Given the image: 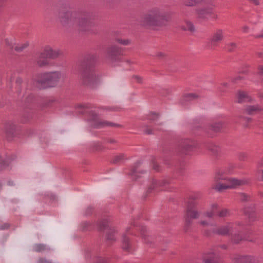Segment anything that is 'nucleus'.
I'll return each instance as SVG.
<instances>
[{
	"label": "nucleus",
	"mask_w": 263,
	"mask_h": 263,
	"mask_svg": "<svg viewBox=\"0 0 263 263\" xmlns=\"http://www.w3.org/2000/svg\"><path fill=\"white\" fill-rule=\"evenodd\" d=\"M58 17L62 27L67 30L77 28L80 31H86L91 24V16L89 13L72 11L66 6L60 8Z\"/></svg>",
	"instance_id": "1"
},
{
	"label": "nucleus",
	"mask_w": 263,
	"mask_h": 263,
	"mask_svg": "<svg viewBox=\"0 0 263 263\" xmlns=\"http://www.w3.org/2000/svg\"><path fill=\"white\" fill-rule=\"evenodd\" d=\"M97 56L94 53L86 54L80 65V79L82 84L90 88H95L98 83L99 77L95 66Z\"/></svg>",
	"instance_id": "2"
},
{
	"label": "nucleus",
	"mask_w": 263,
	"mask_h": 263,
	"mask_svg": "<svg viewBox=\"0 0 263 263\" xmlns=\"http://www.w3.org/2000/svg\"><path fill=\"white\" fill-rule=\"evenodd\" d=\"M170 18V14L162 8H152L145 14L144 21L152 26L165 25Z\"/></svg>",
	"instance_id": "3"
},
{
	"label": "nucleus",
	"mask_w": 263,
	"mask_h": 263,
	"mask_svg": "<svg viewBox=\"0 0 263 263\" xmlns=\"http://www.w3.org/2000/svg\"><path fill=\"white\" fill-rule=\"evenodd\" d=\"M64 78V74L60 71L45 72L39 77L37 82L46 84L49 87L56 86L60 80Z\"/></svg>",
	"instance_id": "4"
},
{
	"label": "nucleus",
	"mask_w": 263,
	"mask_h": 263,
	"mask_svg": "<svg viewBox=\"0 0 263 263\" xmlns=\"http://www.w3.org/2000/svg\"><path fill=\"white\" fill-rule=\"evenodd\" d=\"M226 182V183H223L222 182H216L213 186V189L218 192H222L224 190L235 188L247 183V181L245 180H239L235 178L228 179V181Z\"/></svg>",
	"instance_id": "5"
},
{
	"label": "nucleus",
	"mask_w": 263,
	"mask_h": 263,
	"mask_svg": "<svg viewBox=\"0 0 263 263\" xmlns=\"http://www.w3.org/2000/svg\"><path fill=\"white\" fill-rule=\"evenodd\" d=\"M204 3L208 6L196 10L198 17L203 20H207L210 16L215 19L217 18V15L213 12V9L215 7L214 2L213 0H204Z\"/></svg>",
	"instance_id": "6"
},
{
	"label": "nucleus",
	"mask_w": 263,
	"mask_h": 263,
	"mask_svg": "<svg viewBox=\"0 0 263 263\" xmlns=\"http://www.w3.org/2000/svg\"><path fill=\"white\" fill-rule=\"evenodd\" d=\"M232 230V226L230 223L225 225H221L217 228L206 229L203 231L204 235L206 237H213L215 235L226 236L230 234Z\"/></svg>",
	"instance_id": "7"
},
{
	"label": "nucleus",
	"mask_w": 263,
	"mask_h": 263,
	"mask_svg": "<svg viewBox=\"0 0 263 263\" xmlns=\"http://www.w3.org/2000/svg\"><path fill=\"white\" fill-rule=\"evenodd\" d=\"M197 147L196 141L192 139H184L180 141L177 151L180 155H190Z\"/></svg>",
	"instance_id": "8"
},
{
	"label": "nucleus",
	"mask_w": 263,
	"mask_h": 263,
	"mask_svg": "<svg viewBox=\"0 0 263 263\" xmlns=\"http://www.w3.org/2000/svg\"><path fill=\"white\" fill-rule=\"evenodd\" d=\"M202 206L199 202L189 201L186 209V216L190 219H198L201 214Z\"/></svg>",
	"instance_id": "9"
},
{
	"label": "nucleus",
	"mask_w": 263,
	"mask_h": 263,
	"mask_svg": "<svg viewBox=\"0 0 263 263\" xmlns=\"http://www.w3.org/2000/svg\"><path fill=\"white\" fill-rule=\"evenodd\" d=\"M172 180L171 178L161 180H157L155 178L152 179L147 190L146 194H149L152 191L157 190L161 187H166L168 185L172 183Z\"/></svg>",
	"instance_id": "10"
},
{
	"label": "nucleus",
	"mask_w": 263,
	"mask_h": 263,
	"mask_svg": "<svg viewBox=\"0 0 263 263\" xmlns=\"http://www.w3.org/2000/svg\"><path fill=\"white\" fill-rule=\"evenodd\" d=\"M90 115L91 119L94 121L93 126L95 128H101L106 126H110L114 127H121V126L119 124H115L112 122H109L106 121L100 120L98 115L94 111H91L90 112Z\"/></svg>",
	"instance_id": "11"
},
{
	"label": "nucleus",
	"mask_w": 263,
	"mask_h": 263,
	"mask_svg": "<svg viewBox=\"0 0 263 263\" xmlns=\"http://www.w3.org/2000/svg\"><path fill=\"white\" fill-rule=\"evenodd\" d=\"M107 53L109 59L112 62H115L119 60V57L122 54V49L115 45H112L107 48Z\"/></svg>",
	"instance_id": "12"
},
{
	"label": "nucleus",
	"mask_w": 263,
	"mask_h": 263,
	"mask_svg": "<svg viewBox=\"0 0 263 263\" xmlns=\"http://www.w3.org/2000/svg\"><path fill=\"white\" fill-rule=\"evenodd\" d=\"M34 62L37 67L41 68L48 66L50 64L48 58L43 50L36 53Z\"/></svg>",
	"instance_id": "13"
},
{
	"label": "nucleus",
	"mask_w": 263,
	"mask_h": 263,
	"mask_svg": "<svg viewBox=\"0 0 263 263\" xmlns=\"http://www.w3.org/2000/svg\"><path fill=\"white\" fill-rule=\"evenodd\" d=\"M224 40V32L222 29H218L211 35L209 43L212 46H216Z\"/></svg>",
	"instance_id": "14"
},
{
	"label": "nucleus",
	"mask_w": 263,
	"mask_h": 263,
	"mask_svg": "<svg viewBox=\"0 0 263 263\" xmlns=\"http://www.w3.org/2000/svg\"><path fill=\"white\" fill-rule=\"evenodd\" d=\"M202 258L203 263H221L219 258L213 251L204 253Z\"/></svg>",
	"instance_id": "15"
},
{
	"label": "nucleus",
	"mask_w": 263,
	"mask_h": 263,
	"mask_svg": "<svg viewBox=\"0 0 263 263\" xmlns=\"http://www.w3.org/2000/svg\"><path fill=\"white\" fill-rule=\"evenodd\" d=\"M199 98V95L196 93H184L180 99L179 103L181 105L185 106L187 105L189 102L198 99Z\"/></svg>",
	"instance_id": "16"
},
{
	"label": "nucleus",
	"mask_w": 263,
	"mask_h": 263,
	"mask_svg": "<svg viewBox=\"0 0 263 263\" xmlns=\"http://www.w3.org/2000/svg\"><path fill=\"white\" fill-rule=\"evenodd\" d=\"M141 237L144 240V242L150 247L156 246V241L153 236H149L147 234L146 228L142 227L140 229Z\"/></svg>",
	"instance_id": "17"
},
{
	"label": "nucleus",
	"mask_w": 263,
	"mask_h": 263,
	"mask_svg": "<svg viewBox=\"0 0 263 263\" xmlns=\"http://www.w3.org/2000/svg\"><path fill=\"white\" fill-rule=\"evenodd\" d=\"M48 59H55L62 55L63 52L59 49H53L50 46H46L43 50Z\"/></svg>",
	"instance_id": "18"
},
{
	"label": "nucleus",
	"mask_w": 263,
	"mask_h": 263,
	"mask_svg": "<svg viewBox=\"0 0 263 263\" xmlns=\"http://www.w3.org/2000/svg\"><path fill=\"white\" fill-rule=\"evenodd\" d=\"M232 263H253V259L250 256L234 254L232 256Z\"/></svg>",
	"instance_id": "19"
},
{
	"label": "nucleus",
	"mask_w": 263,
	"mask_h": 263,
	"mask_svg": "<svg viewBox=\"0 0 263 263\" xmlns=\"http://www.w3.org/2000/svg\"><path fill=\"white\" fill-rule=\"evenodd\" d=\"M142 162L140 161L136 162L131 170L130 173L129 175L131 176L132 179L136 180L138 177V174L142 173L143 174L145 172L144 170H140V166L142 164Z\"/></svg>",
	"instance_id": "20"
},
{
	"label": "nucleus",
	"mask_w": 263,
	"mask_h": 263,
	"mask_svg": "<svg viewBox=\"0 0 263 263\" xmlns=\"http://www.w3.org/2000/svg\"><path fill=\"white\" fill-rule=\"evenodd\" d=\"M122 249L127 252H130L133 250V246L130 239L124 234L122 235Z\"/></svg>",
	"instance_id": "21"
},
{
	"label": "nucleus",
	"mask_w": 263,
	"mask_h": 263,
	"mask_svg": "<svg viewBox=\"0 0 263 263\" xmlns=\"http://www.w3.org/2000/svg\"><path fill=\"white\" fill-rule=\"evenodd\" d=\"M236 97L237 102L238 103L250 102L252 101L251 98L243 91L239 90L236 93Z\"/></svg>",
	"instance_id": "22"
},
{
	"label": "nucleus",
	"mask_w": 263,
	"mask_h": 263,
	"mask_svg": "<svg viewBox=\"0 0 263 263\" xmlns=\"http://www.w3.org/2000/svg\"><path fill=\"white\" fill-rule=\"evenodd\" d=\"M205 147L215 158H217L221 155V151L219 146L213 143H209L205 145Z\"/></svg>",
	"instance_id": "23"
},
{
	"label": "nucleus",
	"mask_w": 263,
	"mask_h": 263,
	"mask_svg": "<svg viewBox=\"0 0 263 263\" xmlns=\"http://www.w3.org/2000/svg\"><path fill=\"white\" fill-rule=\"evenodd\" d=\"M261 110L262 108L258 104L248 105L245 108L244 112L249 115H254L256 113L261 111Z\"/></svg>",
	"instance_id": "24"
},
{
	"label": "nucleus",
	"mask_w": 263,
	"mask_h": 263,
	"mask_svg": "<svg viewBox=\"0 0 263 263\" xmlns=\"http://www.w3.org/2000/svg\"><path fill=\"white\" fill-rule=\"evenodd\" d=\"M226 173V171L222 169L218 170L216 173L215 177V180L216 182H222L223 180L228 181V179H229L227 178L224 174Z\"/></svg>",
	"instance_id": "25"
},
{
	"label": "nucleus",
	"mask_w": 263,
	"mask_h": 263,
	"mask_svg": "<svg viewBox=\"0 0 263 263\" xmlns=\"http://www.w3.org/2000/svg\"><path fill=\"white\" fill-rule=\"evenodd\" d=\"M160 114L156 112H151L148 115V119L152 123H155L157 125H162L163 123L159 121Z\"/></svg>",
	"instance_id": "26"
},
{
	"label": "nucleus",
	"mask_w": 263,
	"mask_h": 263,
	"mask_svg": "<svg viewBox=\"0 0 263 263\" xmlns=\"http://www.w3.org/2000/svg\"><path fill=\"white\" fill-rule=\"evenodd\" d=\"M115 234L116 230L114 228L108 229L106 235V240L110 242L116 241Z\"/></svg>",
	"instance_id": "27"
},
{
	"label": "nucleus",
	"mask_w": 263,
	"mask_h": 263,
	"mask_svg": "<svg viewBox=\"0 0 263 263\" xmlns=\"http://www.w3.org/2000/svg\"><path fill=\"white\" fill-rule=\"evenodd\" d=\"M215 215L221 218H224L230 215V211L227 209H216Z\"/></svg>",
	"instance_id": "28"
},
{
	"label": "nucleus",
	"mask_w": 263,
	"mask_h": 263,
	"mask_svg": "<svg viewBox=\"0 0 263 263\" xmlns=\"http://www.w3.org/2000/svg\"><path fill=\"white\" fill-rule=\"evenodd\" d=\"M125 159L124 155L122 154L114 157L110 160V162L112 164H118L122 163Z\"/></svg>",
	"instance_id": "29"
},
{
	"label": "nucleus",
	"mask_w": 263,
	"mask_h": 263,
	"mask_svg": "<svg viewBox=\"0 0 263 263\" xmlns=\"http://www.w3.org/2000/svg\"><path fill=\"white\" fill-rule=\"evenodd\" d=\"M16 126L12 122H9L6 125V133L10 135H13L15 130Z\"/></svg>",
	"instance_id": "30"
},
{
	"label": "nucleus",
	"mask_w": 263,
	"mask_h": 263,
	"mask_svg": "<svg viewBox=\"0 0 263 263\" xmlns=\"http://www.w3.org/2000/svg\"><path fill=\"white\" fill-rule=\"evenodd\" d=\"M9 165V161L0 155V172L5 170Z\"/></svg>",
	"instance_id": "31"
},
{
	"label": "nucleus",
	"mask_w": 263,
	"mask_h": 263,
	"mask_svg": "<svg viewBox=\"0 0 263 263\" xmlns=\"http://www.w3.org/2000/svg\"><path fill=\"white\" fill-rule=\"evenodd\" d=\"M181 29L183 30H188L192 32H193L195 31L194 25L190 21H186L185 26H182Z\"/></svg>",
	"instance_id": "32"
},
{
	"label": "nucleus",
	"mask_w": 263,
	"mask_h": 263,
	"mask_svg": "<svg viewBox=\"0 0 263 263\" xmlns=\"http://www.w3.org/2000/svg\"><path fill=\"white\" fill-rule=\"evenodd\" d=\"M193 223V220L189 217L185 216V223L184 227V231L185 233H187L190 231V228Z\"/></svg>",
	"instance_id": "33"
},
{
	"label": "nucleus",
	"mask_w": 263,
	"mask_h": 263,
	"mask_svg": "<svg viewBox=\"0 0 263 263\" xmlns=\"http://www.w3.org/2000/svg\"><path fill=\"white\" fill-rule=\"evenodd\" d=\"M204 0H184V4L185 6L189 7L194 6L202 2H204Z\"/></svg>",
	"instance_id": "34"
},
{
	"label": "nucleus",
	"mask_w": 263,
	"mask_h": 263,
	"mask_svg": "<svg viewBox=\"0 0 263 263\" xmlns=\"http://www.w3.org/2000/svg\"><path fill=\"white\" fill-rule=\"evenodd\" d=\"M243 212L245 215L256 212L255 205L252 204L245 207L243 209Z\"/></svg>",
	"instance_id": "35"
},
{
	"label": "nucleus",
	"mask_w": 263,
	"mask_h": 263,
	"mask_svg": "<svg viewBox=\"0 0 263 263\" xmlns=\"http://www.w3.org/2000/svg\"><path fill=\"white\" fill-rule=\"evenodd\" d=\"M212 210L211 211H207L204 213H203V215L205 217H208V218H213L214 216V215L215 214L216 212V209L217 208V204H213L212 205Z\"/></svg>",
	"instance_id": "36"
},
{
	"label": "nucleus",
	"mask_w": 263,
	"mask_h": 263,
	"mask_svg": "<svg viewBox=\"0 0 263 263\" xmlns=\"http://www.w3.org/2000/svg\"><path fill=\"white\" fill-rule=\"evenodd\" d=\"M222 127V124L220 122L216 123L210 125L209 127L210 129L214 131V132H218Z\"/></svg>",
	"instance_id": "37"
},
{
	"label": "nucleus",
	"mask_w": 263,
	"mask_h": 263,
	"mask_svg": "<svg viewBox=\"0 0 263 263\" xmlns=\"http://www.w3.org/2000/svg\"><path fill=\"white\" fill-rule=\"evenodd\" d=\"M49 250L45 245L39 243L36 244L34 246V250L36 252H40L43 251Z\"/></svg>",
	"instance_id": "38"
},
{
	"label": "nucleus",
	"mask_w": 263,
	"mask_h": 263,
	"mask_svg": "<svg viewBox=\"0 0 263 263\" xmlns=\"http://www.w3.org/2000/svg\"><path fill=\"white\" fill-rule=\"evenodd\" d=\"M242 236L239 234H235L232 236L231 241L233 243L237 244L242 240Z\"/></svg>",
	"instance_id": "39"
},
{
	"label": "nucleus",
	"mask_w": 263,
	"mask_h": 263,
	"mask_svg": "<svg viewBox=\"0 0 263 263\" xmlns=\"http://www.w3.org/2000/svg\"><path fill=\"white\" fill-rule=\"evenodd\" d=\"M240 200L242 202H247L251 200L250 195L244 193H240L238 194Z\"/></svg>",
	"instance_id": "40"
},
{
	"label": "nucleus",
	"mask_w": 263,
	"mask_h": 263,
	"mask_svg": "<svg viewBox=\"0 0 263 263\" xmlns=\"http://www.w3.org/2000/svg\"><path fill=\"white\" fill-rule=\"evenodd\" d=\"M115 41L117 43H118L121 45H124V46L128 45L131 43V41L130 40L126 39H122V38H120V37L116 38Z\"/></svg>",
	"instance_id": "41"
},
{
	"label": "nucleus",
	"mask_w": 263,
	"mask_h": 263,
	"mask_svg": "<svg viewBox=\"0 0 263 263\" xmlns=\"http://www.w3.org/2000/svg\"><path fill=\"white\" fill-rule=\"evenodd\" d=\"M29 45L28 43L26 42L20 45H15L14 46V50L17 52H21Z\"/></svg>",
	"instance_id": "42"
},
{
	"label": "nucleus",
	"mask_w": 263,
	"mask_h": 263,
	"mask_svg": "<svg viewBox=\"0 0 263 263\" xmlns=\"http://www.w3.org/2000/svg\"><path fill=\"white\" fill-rule=\"evenodd\" d=\"M108 220L107 219H103L99 222V227L100 231L104 230L108 226Z\"/></svg>",
	"instance_id": "43"
},
{
	"label": "nucleus",
	"mask_w": 263,
	"mask_h": 263,
	"mask_svg": "<svg viewBox=\"0 0 263 263\" xmlns=\"http://www.w3.org/2000/svg\"><path fill=\"white\" fill-rule=\"evenodd\" d=\"M144 133H145L146 134H148V135H152V134H154V130H160L161 129L160 128H151L148 127V125H144Z\"/></svg>",
	"instance_id": "44"
},
{
	"label": "nucleus",
	"mask_w": 263,
	"mask_h": 263,
	"mask_svg": "<svg viewBox=\"0 0 263 263\" xmlns=\"http://www.w3.org/2000/svg\"><path fill=\"white\" fill-rule=\"evenodd\" d=\"M246 215L248 217L250 222H254L258 220V217L256 214V212Z\"/></svg>",
	"instance_id": "45"
},
{
	"label": "nucleus",
	"mask_w": 263,
	"mask_h": 263,
	"mask_svg": "<svg viewBox=\"0 0 263 263\" xmlns=\"http://www.w3.org/2000/svg\"><path fill=\"white\" fill-rule=\"evenodd\" d=\"M248 157V154L246 152H240L238 154V158L241 161L246 160Z\"/></svg>",
	"instance_id": "46"
},
{
	"label": "nucleus",
	"mask_w": 263,
	"mask_h": 263,
	"mask_svg": "<svg viewBox=\"0 0 263 263\" xmlns=\"http://www.w3.org/2000/svg\"><path fill=\"white\" fill-rule=\"evenodd\" d=\"M132 78L138 84L143 83V78L140 76L134 74L132 76Z\"/></svg>",
	"instance_id": "47"
},
{
	"label": "nucleus",
	"mask_w": 263,
	"mask_h": 263,
	"mask_svg": "<svg viewBox=\"0 0 263 263\" xmlns=\"http://www.w3.org/2000/svg\"><path fill=\"white\" fill-rule=\"evenodd\" d=\"M256 176L258 181L263 182V169L258 168L256 171Z\"/></svg>",
	"instance_id": "48"
},
{
	"label": "nucleus",
	"mask_w": 263,
	"mask_h": 263,
	"mask_svg": "<svg viewBox=\"0 0 263 263\" xmlns=\"http://www.w3.org/2000/svg\"><path fill=\"white\" fill-rule=\"evenodd\" d=\"M237 47V44L235 43L231 42L227 45L228 50L229 52L233 51Z\"/></svg>",
	"instance_id": "49"
},
{
	"label": "nucleus",
	"mask_w": 263,
	"mask_h": 263,
	"mask_svg": "<svg viewBox=\"0 0 263 263\" xmlns=\"http://www.w3.org/2000/svg\"><path fill=\"white\" fill-rule=\"evenodd\" d=\"M201 196L199 194H195L192 195L190 197V201L198 202L197 200L201 199Z\"/></svg>",
	"instance_id": "50"
},
{
	"label": "nucleus",
	"mask_w": 263,
	"mask_h": 263,
	"mask_svg": "<svg viewBox=\"0 0 263 263\" xmlns=\"http://www.w3.org/2000/svg\"><path fill=\"white\" fill-rule=\"evenodd\" d=\"M155 56L159 59L164 60L166 58L167 54L163 52H158L156 53Z\"/></svg>",
	"instance_id": "51"
},
{
	"label": "nucleus",
	"mask_w": 263,
	"mask_h": 263,
	"mask_svg": "<svg viewBox=\"0 0 263 263\" xmlns=\"http://www.w3.org/2000/svg\"><path fill=\"white\" fill-rule=\"evenodd\" d=\"M16 84L17 85V87H18V92L20 93L21 91V85L23 83V81L22 78H17L15 81Z\"/></svg>",
	"instance_id": "52"
},
{
	"label": "nucleus",
	"mask_w": 263,
	"mask_h": 263,
	"mask_svg": "<svg viewBox=\"0 0 263 263\" xmlns=\"http://www.w3.org/2000/svg\"><path fill=\"white\" fill-rule=\"evenodd\" d=\"M152 168L156 171L159 172L160 171V167L159 165L155 161L153 162Z\"/></svg>",
	"instance_id": "53"
},
{
	"label": "nucleus",
	"mask_w": 263,
	"mask_h": 263,
	"mask_svg": "<svg viewBox=\"0 0 263 263\" xmlns=\"http://www.w3.org/2000/svg\"><path fill=\"white\" fill-rule=\"evenodd\" d=\"M83 230H87L90 226V223L89 222H84L82 224Z\"/></svg>",
	"instance_id": "54"
},
{
	"label": "nucleus",
	"mask_w": 263,
	"mask_h": 263,
	"mask_svg": "<svg viewBox=\"0 0 263 263\" xmlns=\"http://www.w3.org/2000/svg\"><path fill=\"white\" fill-rule=\"evenodd\" d=\"M103 149V146L99 143H96L93 146V150L99 151Z\"/></svg>",
	"instance_id": "55"
},
{
	"label": "nucleus",
	"mask_w": 263,
	"mask_h": 263,
	"mask_svg": "<svg viewBox=\"0 0 263 263\" xmlns=\"http://www.w3.org/2000/svg\"><path fill=\"white\" fill-rule=\"evenodd\" d=\"M6 45L10 47L11 49H14L15 44H14L12 42L9 41L8 39L5 40Z\"/></svg>",
	"instance_id": "56"
},
{
	"label": "nucleus",
	"mask_w": 263,
	"mask_h": 263,
	"mask_svg": "<svg viewBox=\"0 0 263 263\" xmlns=\"http://www.w3.org/2000/svg\"><path fill=\"white\" fill-rule=\"evenodd\" d=\"M38 263H52L51 261L46 259L45 258H40L39 259Z\"/></svg>",
	"instance_id": "57"
},
{
	"label": "nucleus",
	"mask_w": 263,
	"mask_h": 263,
	"mask_svg": "<svg viewBox=\"0 0 263 263\" xmlns=\"http://www.w3.org/2000/svg\"><path fill=\"white\" fill-rule=\"evenodd\" d=\"M10 227V224L8 223H5L1 226H0L1 230H5L7 229Z\"/></svg>",
	"instance_id": "58"
},
{
	"label": "nucleus",
	"mask_w": 263,
	"mask_h": 263,
	"mask_svg": "<svg viewBox=\"0 0 263 263\" xmlns=\"http://www.w3.org/2000/svg\"><path fill=\"white\" fill-rule=\"evenodd\" d=\"M198 223L203 226H209V222L206 220H201L198 222Z\"/></svg>",
	"instance_id": "59"
},
{
	"label": "nucleus",
	"mask_w": 263,
	"mask_h": 263,
	"mask_svg": "<svg viewBox=\"0 0 263 263\" xmlns=\"http://www.w3.org/2000/svg\"><path fill=\"white\" fill-rule=\"evenodd\" d=\"M242 79V78L240 76H238L235 78H233L231 79L232 82L235 83L238 80H240Z\"/></svg>",
	"instance_id": "60"
},
{
	"label": "nucleus",
	"mask_w": 263,
	"mask_h": 263,
	"mask_svg": "<svg viewBox=\"0 0 263 263\" xmlns=\"http://www.w3.org/2000/svg\"><path fill=\"white\" fill-rule=\"evenodd\" d=\"M96 263H107V261L104 258L99 257Z\"/></svg>",
	"instance_id": "61"
},
{
	"label": "nucleus",
	"mask_w": 263,
	"mask_h": 263,
	"mask_svg": "<svg viewBox=\"0 0 263 263\" xmlns=\"http://www.w3.org/2000/svg\"><path fill=\"white\" fill-rule=\"evenodd\" d=\"M93 209V208L91 206L88 207L86 211V214L90 215Z\"/></svg>",
	"instance_id": "62"
},
{
	"label": "nucleus",
	"mask_w": 263,
	"mask_h": 263,
	"mask_svg": "<svg viewBox=\"0 0 263 263\" xmlns=\"http://www.w3.org/2000/svg\"><path fill=\"white\" fill-rule=\"evenodd\" d=\"M258 73L261 76H263V66H260L258 67Z\"/></svg>",
	"instance_id": "63"
},
{
	"label": "nucleus",
	"mask_w": 263,
	"mask_h": 263,
	"mask_svg": "<svg viewBox=\"0 0 263 263\" xmlns=\"http://www.w3.org/2000/svg\"><path fill=\"white\" fill-rule=\"evenodd\" d=\"M242 29L243 32H245V33L248 32V31L249 30V28L247 26H244L243 27H242Z\"/></svg>",
	"instance_id": "64"
}]
</instances>
